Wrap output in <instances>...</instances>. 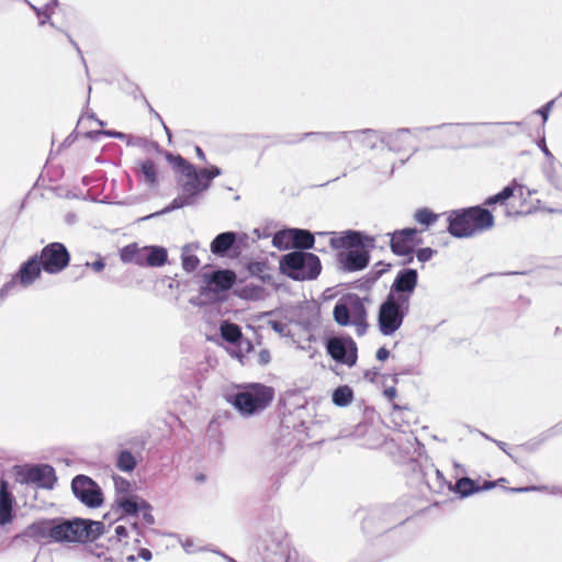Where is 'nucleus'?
<instances>
[{
	"label": "nucleus",
	"instance_id": "obj_1",
	"mask_svg": "<svg viewBox=\"0 0 562 562\" xmlns=\"http://www.w3.org/2000/svg\"><path fill=\"white\" fill-rule=\"evenodd\" d=\"M165 158L176 172L186 177V180H182V178L177 179V183L181 188L182 193L176 196L162 210L154 212L142 220L157 217L184 206L194 205L203 192L211 188L213 180L222 175V169L215 165L206 168H198L179 154L166 151Z\"/></svg>",
	"mask_w": 562,
	"mask_h": 562
},
{
	"label": "nucleus",
	"instance_id": "obj_2",
	"mask_svg": "<svg viewBox=\"0 0 562 562\" xmlns=\"http://www.w3.org/2000/svg\"><path fill=\"white\" fill-rule=\"evenodd\" d=\"M318 236L333 235L329 245L337 255L339 268L346 272L366 269L370 263V250L375 247L374 237L362 231L347 229L336 235L334 232H318Z\"/></svg>",
	"mask_w": 562,
	"mask_h": 562
},
{
	"label": "nucleus",
	"instance_id": "obj_3",
	"mask_svg": "<svg viewBox=\"0 0 562 562\" xmlns=\"http://www.w3.org/2000/svg\"><path fill=\"white\" fill-rule=\"evenodd\" d=\"M447 232L454 238H469L494 227L493 213L483 205L457 209L448 212Z\"/></svg>",
	"mask_w": 562,
	"mask_h": 562
},
{
	"label": "nucleus",
	"instance_id": "obj_4",
	"mask_svg": "<svg viewBox=\"0 0 562 562\" xmlns=\"http://www.w3.org/2000/svg\"><path fill=\"white\" fill-rule=\"evenodd\" d=\"M274 390L262 383H245L226 396L227 402L244 417L263 412L273 401Z\"/></svg>",
	"mask_w": 562,
	"mask_h": 562
},
{
	"label": "nucleus",
	"instance_id": "obj_5",
	"mask_svg": "<svg viewBox=\"0 0 562 562\" xmlns=\"http://www.w3.org/2000/svg\"><path fill=\"white\" fill-rule=\"evenodd\" d=\"M105 532L102 521L81 517H57V543H88Z\"/></svg>",
	"mask_w": 562,
	"mask_h": 562
},
{
	"label": "nucleus",
	"instance_id": "obj_6",
	"mask_svg": "<svg viewBox=\"0 0 562 562\" xmlns=\"http://www.w3.org/2000/svg\"><path fill=\"white\" fill-rule=\"evenodd\" d=\"M280 272L294 281H311L322 272L321 259L313 252L292 250L280 257Z\"/></svg>",
	"mask_w": 562,
	"mask_h": 562
},
{
	"label": "nucleus",
	"instance_id": "obj_7",
	"mask_svg": "<svg viewBox=\"0 0 562 562\" xmlns=\"http://www.w3.org/2000/svg\"><path fill=\"white\" fill-rule=\"evenodd\" d=\"M333 317L339 326H355L358 336H363L369 327L367 307L356 293H345L337 300Z\"/></svg>",
	"mask_w": 562,
	"mask_h": 562
},
{
	"label": "nucleus",
	"instance_id": "obj_8",
	"mask_svg": "<svg viewBox=\"0 0 562 562\" xmlns=\"http://www.w3.org/2000/svg\"><path fill=\"white\" fill-rule=\"evenodd\" d=\"M236 276L227 269H218L203 274V284L200 286L195 304L209 305L222 303L227 300L228 292L235 284Z\"/></svg>",
	"mask_w": 562,
	"mask_h": 562
},
{
	"label": "nucleus",
	"instance_id": "obj_9",
	"mask_svg": "<svg viewBox=\"0 0 562 562\" xmlns=\"http://www.w3.org/2000/svg\"><path fill=\"white\" fill-rule=\"evenodd\" d=\"M408 519L405 508L398 504L375 507L362 520V530L368 536L382 535Z\"/></svg>",
	"mask_w": 562,
	"mask_h": 562
},
{
	"label": "nucleus",
	"instance_id": "obj_10",
	"mask_svg": "<svg viewBox=\"0 0 562 562\" xmlns=\"http://www.w3.org/2000/svg\"><path fill=\"white\" fill-rule=\"evenodd\" d=\"M290 424V417H284L281 420L277 436L271 445L277 458L286 463L295 462L302 454L301 440L291 431V428L297 432H303L305 428L304 420H301L299 424Z\"/></svg>",
	"mask_w": 562,
	"mask_h": 562
},
{
	"label": "nucleus",
	"instance_id": "obj_11",
	"mask_svg": "<svg viewBox=\"0 0 562 562\" xmlns=\"http://www.w3.org/2000/svg\"><path fill=\"white\" fill-rule=\"evenodd\" d=\"M409 303L385 296L378 310V328L383 336L394 335L409 313Z\"/></svg>",
	"mask_w": 562,
	"mask_h": 562
},
{
	"label": "nucleus",
	"instance_id": "obj_12",
	"mask_svg": "<svg viewBox=\"0 0 562 562\" xmlns=\"http://www.w3.org/2000/svg\"><path fill=\"white\" fill-rule=\"evenodd\" d=\"M324 346L327 355L339 364L349 368L357 363L358 347L349 335H331L325 338Z\"/></svg>",
	"mask_w": 562,
	"mask_h": 562
},
{
	"label": "nucleus",
	"instance_id": "obj_13",
	"mask_svg": "<svg viewBox=\"0 0 562 562\" xmlns=\"http://www.w3.org/2000/svg\"><path fill=\"white\" fill-rule=\"evenodd\" d=\"M43 271L41 260L34 254L27 260L21 263L18 271L13 274L12 279L5 282L0 289V300L5 299L10 295L18 284L21 288H27L32 285L40 277Z\"/></svg>",
	"mask_w": 562,
	"mask_h": 562
},
{
	"label": "nucleus",
	"instance_id": "obj_14",
	"mask_svg": "<svg viewBox=\"0 0 562 562\" xmlns=\"http://www.w3.org/2000/svg\"><path fill=\"white\" fill-rule=\"evenodd\" d=\"M15 469L16 481L21 484H34L41 488L52 490L57 482L55 469L47 463L19 465Z\"/></svg>",
	"mask_w": 562,
	"mask_h": 562
},
{
	"label": "nucleus",
	"instance_id": "obj_15",
	"mask_svg": "<svg viewBox=\"0 0 562 562\" xmlns=\"http://www.w3.org/2000/svg\"><path fill=\"white\" fill-rule=\"evenodd\" d=\"M461 125L462 124H460V123H458V124L443 123V124H439L436 126H426V127H414V128L402 127V128H397L393 133L383 132V134H381V136H380V143L384 144L390 151L398 153L405 146L404 136L406 134H412L416 138H418V134L422 132H428V131H432V130H445L447 136H454L456 135L454 130Z\"/></svg>",
	"mask_w": 562,
	"mask_h": 562
},
{
	"label": "nucleus",
	"instance_id": "obj_16",
	"mask_svg": "<svg viewBox=\"0 0 562 562\" xmlns=\"http://www.w3.org/2000/svg\"><path fill=\"white\" fill-rule=\"evenodd\" d=\"M41 260L43 271L48 274H58L64 271L70 262V252L67 247L59 241H53L35 254Z\"/></svg>",
	"mask_w": 562,
	"mask_h": 562
},
{
	"label": "nucleus",
	"instance_id": "obj_17",
	"mask_svg": "<svg viewBox=\"0 0 562 562\" xmlns=\"http://www.w3.org/2000/svg\"><path fill=\"white\" fill-rule=\"evenodd\" d=\"M71 491L75 497L88 508H98L104 502L102 488L88 475H76L71 480Z\"/></svg>",
	"mask_w": 562,
	"mask_h": 562
},
{
	"label": "nucleus",
	"instance_id": "obj_18",
	"mask_svg": "<svg viewBox=\"0 0 562 562\" xmlns=\"http://www.w3.org/2000/svg\"><path fill=\"white\" fill-rule=\"evenodd\" d=\"M262 557L266 562H288L290 557L286 533L278 528L261 539Z\"/></svg>",
	"mask_w": 562,
	"mask_h": 562
},
{
	"label": "nucleus",
	"instance_id": "obj_19",
	"mask_svg": "<svg viewBox=\"0 0 562 562\" xmlns=\"http://www.w3.org/2000/svg\"><path fill=\"white\" fill-rule=\"evenodd\" d=\"M247 235L227 231L220 233L211 241V252L221 258H236L240 255Z\"/></svg>",
	"mask_w": 562,
	"mask_h": 562
},
{
	"label": "nucleus",
	"instance_id": "obj_20",
	"mask_svg": "<svg viewBox=\"0 0 562 562\" xmlns=\"http://www.w3.org/2000/svg\"><path fill=\"white\" fill-rule=\"evenodd\" d=\"M418 284V271L414 268L404 267L395 276L387 296L411 304V299Z\"/></svg>",
	"mask_w": 562,
	"mask_h": 562
},
{
	"label": "nucleus",
	"instance_id": "obj_21",
	"mask_svg": "<svg viewBox=\"0 0 562 562\" xmlns=\"http://www.w3.org/2000/svg\"><path fill=\"white\" fill-rule=\"evenodd\" d=\"M416 227H405L390 233V248L395 256L409 255L423 244V238L418 235Z\"/></svg>",
	"mask_w": 562,
	"mask_h": 562
},
{
	"label": "nucleus",
	"instance_id": "obj_22",
	"mask_svg": "<svg viewBox=\"0 0 562 562\" xmlns=\"http://www.w3.org/2000/svg\"><path fill=\"white\" fill-rule=\"evenodd\" d=\"M113 508L122 517H138L142 509H153L147 501L136 494L116 496Z\"/></svg>",
	"mask_w": 562,
	"mask_h": 562
},
{
	"label": "nucleus",
	"instance_id": "obj_23",
	"mask_svg": "<svg viewBox=\"0 0 562 562\" xmlns=\"http://www.w3.org/2000/svg\"><path fill=\"white\" fill-rule=\"evenodd\" d=\"M33 541L41 543L42 541L57 543V517L41 518L29 525Z\"/></svg>",
	"mask_w": 562,
	"mask_h": 562
},
{
	"label": "nucleus",
	"instance_id": "obj_24",
	"mask_svg": "<svg viewBox=\"0 0 562 562\" xmlns=\"http://www.w3.org/2000/svg\"><path fill=\"white\" fill-rule=\"evenodd\" d=\"M348 133H337V132H307L303 134H288L284 135L280 143L286 145H293L301 143L306 138H311L316 142L326 140V142H338L340 138H346Z\"/></svg>",
	"mask_w": 562,
	"mask_h": 562
},
{
	"label": "nucleus",
	"instance_id": "obj_25",
	"mask_svg": "<svg viewBox=\"0 0 562 562\" xmlns=\"http://www.w3.org/2000/svg\"><path fill=\"white\" fill-rule=\"evenodd\" d=\"M288 234H290L294 250L307 251L308 249H315L318 252L325 251V247L315 246V235L308 229L289 228Z\"/></svg>",
	"mask_w": 562,
	"mask_h": 562
},
{
	"label": "nucleus",
	"instance_id": "obj_26",
	"mask_svg": "<svg viewBox=\"0 0 562 562\" xmlns=\"http://www.w3.org/2000/svg\"><path fill=\"white\" fill-rule=\"evenodd\" d=\"M140 267H162L168 261V251L162 246L143 247Z\"/></svg>",
	"mask_w": 562,
	"mask_h": 562
},
{
	"label": "nucleus",
	"instance_id": "obj_27",
	"mask_svg": "<svg viewBox=\"0 0 562 562\" xmlns=\"http://www.w3.org/2000/svg\"><path fill=\"white\" fill-rule=\"evenodd\" d=\"M136 176L148 187L156 188L159 184L158 169L151 159L138 160L135 168Z\"/></svg>",
	"mask_w": 562,
	"mask_h": 562
},
{
	"label": "nucleus",
	"instance_id": "obj_28",
	"mask_svg": "<svg viewBox=\"0 0 562 562\" xmlns=\"http://www.w3.org/2000/svg\"><path fill=\"white\" fill-rule=\"evenodd\" d=\"M449 491L457 494L460 498H467L480 492V483L469 476H463L454 484L449 483Z\"/></svg>",
	"mask_w": 562,
	"mask_h": 562
},
{
	"label": "nucleus",
	"instance_id": "obj_29",
	"mask_svg": "<svg viewBox=\"0 0 562 562\" xmlns=\"http://www.w3.org/2000/svg\"><path fill=\"white\" fill-rule=\"evenodd\" d=\"M425 477V483L428 486L429 491L435 493H441L442 488L447 485L449 487V483L443 476L442 472L438 469L430 467L427 471L423 472Z\"/></svg>",
	"mask_w": 562,
	"mask_h": 562
},
{
	"label": "nucleus",
	"instance_id": "obj_30",
	"mask_svg": "<svg viewBox=\"0 0 562 562\" xmlns=\"http://www.w3.org/2000/svg\"><path fill=\"white\" fill-rule=\"evenodd\" d=\"M220 334L223 340L234 346H237L244 337L240 326L231 321H223L221 323Z\"/></svg>",
	"mask_w": 562,
	"mask_h": 562
},
{
	"label": "nucleus",
	"instance_id": "obj_31",
	"mask_svg": "<svg viewBox=\"0 0 562 562\" xmlns=\"http://www.w3.org/2000/svg\"><path fill=\"white\" fill-rule=\"evenodd\" d=\"M561 434H562V423H559V424L552 426L551 428L547 429L546 431L541 432L536 438L527 441L521 447L525 450L532 452V451H536L548 439L559 436Z\"/></svg>",
	"mask_w": 562,
	"mask_h": 562
},
{
	"label": "nucleus",
	"instance_id": "obj_32",
	"mask_svg": "<svg viewBox=\"0 0 562 562\" xmlns=\"http://www.w3.org/2000/svg\"><path fill=\"white\" fill-rule=\"evenodd\" d=\"M297 323L305 329L311 330L318 323L319 310L314 306L301 307L297 314Z\"/></svg>",
	"mask_w": 562,
	"mask_h": 562
},
{
	"label": "nucleus",
	"instance_id": "obj_33",
	"mask_svg": "<svg viewBox=\"0 0 562 562\" xmlns=\"http://www.w3.org/2000/svg\"><path fill=\"white\" fill-rule=\"evenodd\" d=\"M115 467L126 473H131L137 467V458L130 449H122L117 452Z\"/></svg>",
	"mask_w": 562,
	"mask_h": 562
},
{
	"label": "nucleus",
	"instance_id": "obj_34",
	"mask_svg": "<svg viewBox=\"0 0 562 562\" xmlns=\"http://www.w3.org/2000/svg\"><path fill=\"white\" fill-rule=\"evenodd\" d=\"M348 135L345 139L349 137V135H358L360 136V142L362 146L369 148V149H375L376 148V140H380L381 134H383L382 131L373 130V128H364L359 131H351L347 132Z\"/></svg>",
	"mask_w": 562,
	"mask_h": 562
},
{
	"label": "nucleus",
	"instance_id": "obj_35",
	"mask_svg": "<svg viewBox=\"0 0 562 562\" xmlns=\"http://www.w3.org/2000/svg\"><path fill=\"white\" fill-rule=\"evenodd\" d=\"M353 400V390L347 385L337 386L331 394L333 403L338 407L348 406Z\"/></svg>",
	"mask_w": 562,
	"mask_h": 562
},
{
	"label": "nucleus",
	"instance_id": "obj_36",
	"mask_svg": "<svg viewBox=\"0 0 562 562\" xmlns=\"http://www.w3.org/2000/svg\"><path fill=\"white\" fill-rule=\"evenodd\" d=\"M143 256V248H138L136 243L128 244L120 249V259L124 263L134 262L140 267V260Z\"/></svg>",
	"mask_w": 562,
	"mask_h": 562
},
{
	"label": "nucleus",
	"instance_id": "obj_37",
	"mask_svg": "<svg viewBox=\"0 0 562 562\" xmlns=\"http://www.w3.org/2000/svg\"><path fill=\"white\" fill-rule=\"evenodd\" d=\"M438 218L439 214L429 207H419L414 213V220L426 228L435 225Z\"/></svg>",
	"mask_w": 562,
	"mask_h": 562
},
{
	"label": "nucleus",
	"instance_id": "obj_38",
	"mask_svg": "<svg viewBox=\"0 0 562 562\" xmlns=\"http://www.w3.org/2000/svg\"><path fill=\"white\" fill-rule=\"evenodd\" d=\"M517 186L515 181L506 187H504L498 193L488 196L484 201V205H494V204H504L508 199L514 196L515 190Z\"/></svg>",
	"mask_w": 562,
	"mask_h": 562
},
{
	"label": "nucleus",
	"instance_id": "obj_39",
	"mask_svg": "<svg viewBox=\"0 0 562 562\" xmlns=\"http://www.w3.org/2000/svg\"><path fill=\"white\" fill-rule=\"evenodd\" d=\"M0 505L15 508L16 501L12 493L11 485L5 479L0 480Z\"/></svg>",
	"mask_w": 562,
	"mask_h": 562
},
{
	"label": "nucleus",
	"instance_id": "obj_40",
	"mask_svg": "<svg viewBox=\"0 0 562 562\" xmlns=\"http://www.w3.org/2000/svg\"><path fill=\"white\" fill-rule=\"evenodd\" d=\"M191 247L192 245L190 244L184 245L181 254L182 268L187 272H193L200 263L199 258L195 255L190 254Z\"/></svg>",
	"mask_w": 562,
	"mask_h": 562
},
{
	"label": "nucleus",
	"instance_id": "obj_41",
	"mask_svg": "<svg viewBox=\"0 0 562 562\" xmlns=\"http://www.w3.org/2000/svg\"><path fill=\"white\" fill-rule=\"evenodd\" d=\"M543 172L549 182L559 190H562V173L557 170V161L548 162L543 167Z\"/></svg>",
	"mask_w": 562,
	"mask_h": 562
},
{
	"label": "nucleus",
	"instance_id": "obj_42",
	"mask_svg": "<svg viewBox=\"0 0 562 562\" xmlns=\"http://www.w3.org/2000/svg\"><path fill=\"white\" fill-rule=\"evenodd\" d=\"M33 540V536H31L29 530V525L19 533L11 537L8 547L9 548H27L30 546V541Z\"/></svg>",
	"mask_w": 562,
	"mask_h": 562
},
{
	"label": "nucleus",
	"instance_id": "obj_43",
	"mask_svg": "<svg viewBox=\"0 0 562 562\" xmlns=\"http://www.w3.org/2000/svg\"><path fill=\"white\" fill-rule=\"evenodd\" d=\"M289 228L277 232L272 238V245L280 249L285 250L293 248L292 240L290 238Z\"/></svg>",
	"mask_w": 562,
	"mask_h": 562
},
{
	"label": "nucleus",
	"instance_id": "obj_44",
	"mask_svg": "<svg viewBox=\"0 0 562 562\" xmlns=\"http://www.w3.org/2000/svg\"><path fill=\"white\" fill-rule=\"evenodd\" d=\"M24 2L30 5V8L35 12L37 16H43V19L40 21V25H45L48 23L50 26H54V22L50 19L52 12L49 11V4H46L43 9L32 4L29 0Z\"/></svg>",
	"mask_w": 562,
	"mask_h": 562
},
{
	"label": "nucleus",
	"instance_id": "obj_45",
	"mask_svg": "<svg viewBox=\"0 0 562 562\" xmlns=\"http://www.w3.org/2000/svg\"><path fill=\"white\" fill-rule=\"evenodd\" d=\"M243 296L247 300H258L265 292L261 285L246 284L241 288Z\"/></svg>",
	"mask_w": 562,
	"mask_h": 562
},
{
	"label": "nucleus",
	"instance_id": "obj_46",
	"mask_svg": "<svg viewBox=\"0 0 562 562\" xmlns=\"http://www.w3.org/2000/svg\"><path fill=\"white\" fill-rule=\"evenodd\" d=\"M113 482H114V487H115V492L117 494V496H123V495H132L130 492H131V482L120 475H113Z\"/></svg>",
	"mask_w": 562,
	"mask_h": 562
},
{
	"label": "nucleus",
	"instance_id": "obj_47",
	"mask_svg": "<svg viewBox=\"0 0 562 562\" xmlns=\"http://www.w3.org/2000/svg\"><path fill=\"white\" fill-rule=\"evenodd\" d=\"M16 518L15 508L0 505V526H7Z\"/></svg>",
	"mask_w": 562,
	"mask_h": 562
},
{
	"label": "nucleus",
	"instance_id": "obj_48",
	"mask_svg": "<svg viewBox=\"0 0 562 562\" xmlns=\"http://www.w3.org/2000/svg\"><path fill=\"white\" fill-rule=\"evenodd\" d=\"M392 265L384 261H378L370 270L371 280H379L384 273L391 269Z\"/></svg>",
	"mask_w": 562,
	"mask_h": 562
},
{
	"label": "nucleus",
	"instance_id": "obj_49",
	"mask_svg": "<svg viewBox=\"0 0 562 562\" xmlns=\"http://www.w3.org/2000/svg\"><path fill=\"white\" fill-rule=\"evenodd\" d=\"M116 132L117 131H114V130H97V131H87L82 135L86 138H89L91 140H99L100 136L115 138Z\"/></svg>",
	"mask_w": 562,
	"mask_h": 562
},
{
	"label": "nucleus",
	"instance_id": "obj_50",
	"mask_svg": "<svg viewBox=\"0 0 562 562\" xmlns=\"http://www.w3.org/2000/svg\"><path fill=\"white\" fill-rule=\"evenodd\" d=\"M436 254L437 250L431 247H422L415 249V256L417 260L423 263L429 261Z\"/></svg>",
	"mask_w": 562,
	"mask_h": 562
},
{
	"label": "nucleus",
	"instance_id": "obj_51",
	"mask_svg": "<svg viewBox=\"0 0 562 562\" xmlns=\"http://www.w3.org/2000/svg\"><path fill=\"white\" fill-rule=\"evenodd\" d=\"M268 324H269L270 328L273 331L278 333L280 336L288 337L290 335L288 325L284 322L280 321V319H270L268 322Z\"/></svg>",
	"mask_w": 562,
	"mask_h": 562
},
{
	"label": "nucleus",
	"instance_id": "obj_52",
	"mask_svg": "<svg viewBox=\"0 0 562 562\" xmlns=\"http://www.w3.org/2000/svg\"><path fill=\"white\" fill-rule=\"evenodd\" d=\"M148 438L149 436L147 434H140L139 436L131 438L127 443L131 448L142 451L145 449Z\"/></svg>",
	"mask_w": 562,
	"mask_h": 562
},
{
	"label": "nucleus",
	"instance_id": "obj_53",
	"mask_svg": "<svg viewBox=\"0 0 562 562\" xmlns=\"http://www.w3.org/2000/svg\"><path fill=\"white\" fill-rule=\"evenodd\" d=\"M378 280H371L370 271L357 281L356 288L362 291H369Z\"/></svg>",
	"mask_w": 562,
	"mask_h": 562
},
{
	"label": "nucleus",
	"instance_id": "obj_54",
	"mask_svg": "<svg viewBox=\"0 0 562 562\" xmlns=\"http://www.w3.org/2000/svg\"><path fill=\"white\" fill-rule=\"evenodd\" d=\"M549 490L548 486L544 485H529V486H521V487H508L507 491L510 493H527L531 491H544Z\"/></svg>",
	"mask_w": 562,
	"mask_h": 562
},
{
	"label": "nucleus",
	"instance_id": "obj_55",
	"mask_svg": "<svg viewBox=\"0 0 562 562\" xmlns=\"http://www.w3.org/2000/svg\"><path fill=\"white\" fill-rule=\"evenodd\" d=\"M553 104L554 100H551L543 104L542 106H540L538 110H536L535 113L541 116L543 123L548 121Z\"/></svg>",
	"mask_w": 562,
	"mask_h": 562
},
{
	"label": "nucleus",
	"instance_id": "obj_56",
	"mask_svg": "<svg viewBox=\"0 0 562 562\" xmlns=\"http://www.w3.org/2000/svg\"><path fill=\"white\" fill-rule=\"evenodd\" d=\"M85 267L91 268L95 272H101L105 268V260L103 257L98 255V258L94 261H87Z\"/></svg>",
	"mask_w": 562,
	"mask_h": 562
},
{
	"label": "nucleus",
	"instance_id": "obj_57",
	"mask_svg": "<svg viewBox=\"0 0 562 562\" xmlns=\"http://www.w3.org/2000/svg\"><path fill=\"white\" fill-rule=\"evenodd\" d=\"M271 361V355L268 349H261L257 357V362L260 366H267Z\"/></svg>",
	"mask_w": 562,
	"mask_h": 562
},
{
	"label": "nucleus",
	"instance_id": "obj_58",
	"mask_svg": "<svg viewBox=\"0 0 562 562\" xmlns=\"http://www.w3.org/2000/svg\"><path fill=\"white\" fill-rule=\"evenodd\" d=\"M266 265L262 263V262H255L252 265H250L249 267V271L251 274H255L259 278V274L262 273L263 271H266Z\"/></svg>",
	"mask_w": 562,
	"mask_h": 562
},
{
	"label": "nucleus",
	"instance_id": "obj_59",
	"mask_svg": "<svg viewBox=\"0 0 562 562\" xmlns=\"http://www.w3.org/2000/svg\"><path fill=\"white\" fill-rule=\"evenodd\" d=\"M390 355V350L383 346L376 350L375 358L379 361H385L389 359Z\"/></svg>",
	"mask_w": 562,
	"mask_h": 562
},
{
	"label": "nucleus",
	"instance_id": "obj_60",
	"mask_svg": "<svg viewBox=\"0 0 562 562\" xmlns=\"http://www.w3.org/2000/svg\"><path fill=\"white\" fill-rule=\"evenodd\" d=\"M379 375H380V372L376 368L366 370L364 374H363L364 379L372 383L375 382V380Z\"/></svg>",
	"mask_w": 562,
	"mask_h": 562
},
{
	"label": "nucleus",
	"instance_id": "obj_61",
	"mask_svg": "<svg viewBox=\"0 0 562 562\" xmlns=\"http://www.w3.org/2000/svg\"><path fill=\"white\" fill-rule=\"evenodd\" d=\"M237 347L239 348L240 351L245 350L247 353L254 351L252 342L244 337L243 340L239 344H237Z\"/></svg>",
	"mask_w": 562,
	"mask_h": 562
},
{
	"label": "nucleus",
	"instance_id": "obj_62",
	"mask_svg": "<svg viewBox=\"0 0 562 562\" xmlns=\"http://www.w3.org/2000/svg\"><path fill=\"white\" fill-rule=\"evenodd\" d=\"M539 147H540L541 151L543 153V155L548 158L549 162H553L555 160L554 156L552 155V153L547 147L544 139H542L539 143Z\"/></svg>",
	"mask_w": 562,
	"mask_h": 562
},
{
	"label": "nucleus",
	"instance_id": "obj_63",
	"mask_svg": "<svg viewBox=\"0 0 562 562\" xmlns=\"http://www.w3.org/2000/svg\"><path fill=\"white\" fill-rule=\"evenodd\" d=\"M78 135H79V133L74 131L71 134H69L65 138V140L61 143L60 146L64 148L71 146L75 143V140L77 139Z\"/></svg>",
	"mask_w": 562,
	"mask_h": 562
},
{
	"label": "nucleus",
	"instance_id": "obj_64",
	"mask_svg": "<svg viewBox=\"0 0 562 562\" xmlns=\"http://www.w3.org/2000/svg\"><path fill=\"white\" fill-rule=\"evenodd\" d=\"M151 509H142L140 513H142V516H143V520L147 524V525H154L155 524V518L154 516L151 515Z\"/></svg>",
	"mask_w": 562,
	"mask_h": 562
}]
</instances>
